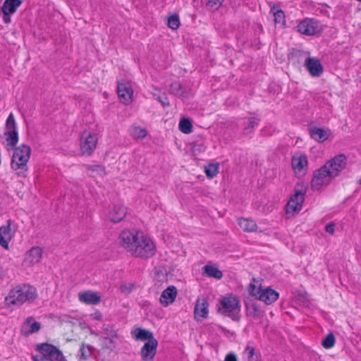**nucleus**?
Wrapping results in <instances>:
<instances>
[{"instance_id":"1","label":"nucleus","mask_w":361,"mask_h":361,"mask_svg":"<svg viewBox=\"0 0 361 361\" xmlns=\"http://www.w3.org/2000/svg\"><path fill=\"white\" fill-rule=\"evenodd\" d=\"M119 243L128 252L138 257L148 258L155 253V246L149 238L137 231H123Z\"/></svg>"},{"instance_id":"12","label":"nucleus","mask_w":361,"mask_h":361,"mask_svg":"<svg viewBox=\"0 0 361 361\" xmlns=\"http://www.w3.org/2000/svg\"><path fill=\"white\" fill-rule=\"evenodd\" d=\"M117 92L121 102L124 104H129L133 101V90L130 83L125 81H118Z\"/></svg>"},{"instance_id":"51","label":"nucleus","mask_w":361,"mask_h":361,"mask_svg":"<svg viewBox=\"0 0 361 361\" xmlns=\"http://www.w3.org/2000/svg\"><path fill=\"white\" fill-rule=\"evenodd\" d=\"M358 183H359V184L361 185V177H360V179L359 180Z\"/></svg>"},{"instance_id":"8","label":"nucleus","mask_w":361,"mask_h":361,"mask_svg":"<svg viewBox=\"0 0 361 361\" xmlns=\"http://www.w3.org/2000/svg\"><path fill=\"white\" fill-rule=\"evenodd\" d=\"M255 286L250 284V292L252 296L257 299L263 301L267 305H271L279 298V293L271 288H265L262 290H257L255 292Z\"/></svg>"},{"instance_id":"32","label":"nucleus","mask_w":361,"mask_h":361,"mask_svg":"<svg viewBox=\"0 0 361 361\" xmlns=\"http://www.w3.org/2000/svg\"><path fill=\"white\" fill-rule=\"evenodd\" d=\"M259 125V119L255 117H250L248 118V121L245 124L243 128V134L249 135L253 132L255 127Z\"/></svg>"},{"instance_id":"5","label":"nucleus","mask_w":361,"mask_h":361,"mask_svg":"<svg viewBox=\"0 0 361 361\" xmlns=\"http://www.w3.org/2000/svg\"><path fill=\"white\" fill-rule=\"evenodd\" d=\"M30 154L31 149L28 145L23 144L16 147L11 163V168L15 171L18 169L27 170V163Z\"/></svg>"},{"instance_id":"17","label":"nucleus","mask_w":361,"mask_h":361,"mask_svg":"<svg viewBox=\"0 0 361 361\" xmlns=\"http://www.w3.org/2000/svg\"><path fill=\"white\" fill-rule=\"evenodd\" d=\"M169 91L171 94L183 100L189 98L192 94L190 89H186L178 81L173 82L171 84Z\"/></svg>"},{"instance_id":"18","label":"nucleus","mask_w":361,"mask_h":361,"mask_svg":"<svg viewBox=\"0 0 361 361\" xmlns=\"http://www.w3.org/2000/svg\"><path fill=\"white\" fill-rule=\"evenodd\" d=\"M7 223V225L0 227V245L6 250L8 249V243L13 235L11 228V220Z\"/></svg>"},{"instance_id":"48","label":"nucleus","mask_w":361,"mask_h":361,"mask_svg":"<svg viewBox=\"0 0 361 361\" xmlns=\"http://www.w3.org/2000/svg\"><path fill=\"white\" fill-rule=\"evenodd\" d=\"M10 15L11 14H4L3 16V20L5 23H9L11 22V17H10Z\"/></svg>"},{"instance_id":"34","label":"nucleus","mask_w":361,"mask_h":361,"mask_svg":"<svg viewBox=\"0 0 361 361\" xmlns=\"http://www.w3.org/2000/svg\"><path fill=\"white\" fill-rule=\"evenodd\" d=\"M271 12H273V14L274 16L275 23H279V24H282V25L285 24V22H286L285 13L281 9H279L276 6H274L271 8Z\"/></svg>"},{"instance_id":"42","label":"nucleus","mask_w":361,"mask_h":361,"mask_svg":"<svg viewBox=\"0 0 361 361\" xmlns=\"http://www.w3.org/2000/svg\"><path fill=\"white\" fill-rule=\"evenodd\" d=\"M153 95L164 107L169 106L170 105L168 97L166 96V93H160L159 94L154 93Z\"/></svg>"},{"instance_id":"31","label":"nucleus","mask_w":361,"mask_h":361,"mask_svg":"<svg viewBox=\"0 0 361 361\" xmlns=\"http://www.w3.org/2000/svg\"><path fill=\"white\" fill-rule=\"evenodd\" d=\"M306 58V53L301 50L293 49L288 54V59L293 63H300L301 60Z\"/></svg>"},{"instance_id":"25","label":"nucleus","mask_w":361,"mask_h":361,"mask_svg":"<svg viewBox=\"0 0 361 361\" xmlns=\"http://www.w3.org/2000/svg\"><path fill=\"white\" fill-rule=\"evenodd\" d=\"M94 348L85 343H82L79 349L77 357L78 361H87L88 360L92 359Z\"/></svg>"},{"instance_id":"36","label":"nucleus","mask_w":361,"mask_h":361,"mask_svg":"<svg viewBox=\"0 0 361 361\" xmlns=\"http://www.w3.org/2000/svg\"><path fill=\"white\" fill-rule=\"evenodd\" d=\"M130 135L135 138H144L147 135V130L140 126H133L130 130Z\"/></svg>"},{"instance_id":"14","label":"nucleus","mask_w":361,"mask_h":361,"mask_svg":"<svg viewBox=\"0 0 361 361\" xmlns=\"http://www.w3.org/2000/svg\"><path fill=\"white\" fill-rule=\"evenodd\" d=\"M305 66L313 77H319L323 73V66L321 61L315 57H307Z\"/></svg>"},{"instance_id":"29","label":"nucleus","mask_w":361,"mask_h":361,"mask_svg":"<svg viewBox=\"0 0 361 361\" xmlns=\"http://www.w3.org/2000/svg\"><path fill=\"white\" fill-rule=\"evenodd\" d=\"M6 136L7 145L11 147L13 149L16 148V146L18 142V131L9 130L5 132Z\"/></svg>"},{"instance_id":"44","label":"nucleus","mask_w":361,"mask_h":361,"mask_svg":"<svg viewBox=\"0 0 361 361\" xmlns=\"http://www.w3.org/2000/svg\"><path fill=\"white\" fill-rule=\"evenodd\" d=\"M245 352L247 355L248 361H257V356H255V349L254 347L247 345Z\"/></svg>"},{"instance_id":"35","label":"nucleus","mask_w":361,"mask_h":361,"mask_svg":"<svg viewBox=\"0 0 361 361\" xmlns=\"http://www.w3.org/2000/svg\"><path fill=\"white\" fill-rule=\"evenodd\" d=\"M179 129L183 133H190L192 129L191 121L189 118H181L179 122Z\"/></svg>"},{"instance_id":"47","label":"nucleus","mask_w":361,"mask_h":361,"mask_svg":"<svg viewBox=\"0 0 361 361\" xmlns=\"http://www.w3.org/2000/svg\"><path fill=\"white\" fill-rule=\"evenodd\" d=\"M225 361H238L236 355L233 353H229L225 357Z\"/></svg>"},{"instance_id":"37","label":"nucleus","mask_w":361,"mask_h":361,"mask_svg":"<svg viewBox=\"0 0 361 361\" xmlns=\"http://www.w3.org/2000/svg\"><path fill=\"white\" fill-rule=\"evenodd\" d=\"M204 172L207 177L214 178L219 172L218 164H210L205 166Z\"/></svg>"},{"instance_id":"13","label":"nucleus","mask_w":361,"mask_h":361,"mask_svg":"<svg viewBox=\"0 0 361 361\" xmlns=\"http://www.w3.org/2000/svg\"><path fill=\"white\" fill-rule=\"evenodd\" d=\"M158 341L151 340L146 342L140 350V355L143 361H152L157 353Z\"/></svg>"},{"instance_id":"38","label":"nucleus","mask_w":361,"mask_h":361,"mask_svg":"<svg viewBox=\"0 0 361 361\" xmlns=\"http://www.w3.org/2000/svg\"><path fill=\"white\" fill-rule=\"evenodd\" d=\"M336 338L333 333L330 332L326 335L322 342V346L326 349L331 348L335 344Z\"/></svg>"},{"instance_id":"6","label":"nucleus","mask_w":361,"mask_h":361,"mask_svg":"<svg viewBox=\"0 0 361 361\" xmlns=\"http://www.w3.org/2000/svg\"><path fill=\"white\" fill-rule=\"evenodd\" d=\"M306 191L307 188L303 183H298L295 185L294 194L290 197L286 205L287 213L297 212L301 209Z\"/></svg>"},{"instance_id":"19","label":"nucleus","mask_w":361,"mask_h":361,"mask_svg":"<svg viewBox=\"0 0 361 361\" xmlns=\"http://www.w3.org/2000/svg\"><path fill=\"white\" fill-rule=\"evenodd\" d=\"M131 336L136 341L149 342L151 340L156 341L154 334L149 330L137 327L131 331Z\"/></svg>"},{"instance_id":"26","label":"nucleus","mask_w":361,"mask_h":361,"mask_svg":"<svg viewBox=\"0 0 361 361\" xmlns=\"http://www.w3.org/2000/svg\"><path fill=\"white\" fill-rule=\"evenodd\" d=\"M21 4V0H5L1 7V11L3 14H13Z\"/></svg>"},{"instance_id":"4","label":"nucleus","mask_w":361,"mask_h":361,"mask_svg":"<svg viewBox=\"0 0 361 361\" xmlns=\"http://www.w3.org/2000/svg\"><path fill=\"white\" fill-rule=\"evenodd\" d=\"M221 307L219 308V312L233 320L237 321L240 319L239 312L240 311V302L238 298L233 295H228L221 299Z\"/></svg>"},{"instance_id":"7","label":"nucleus","mask_w":361,"mask_h":361,"mask_svg":"<svg viewBox=\"0 0 361 361\" xmlns=\"http://www.w3.org/2000/svg\"><path fill=\"white\" fill-rule=\"evenodd\" d=\"M327 170V166L324 165L314 173L311 181V187L314 190H319L322 186L330 183L332 178H334Z\"/></svg>"},{"instance_id":"3","label":"nucleus","mask_w":361,"mask_h":361,"mask_svg":"<svg viewBox=\"0 0 361 361\" xmlns=\"http://www.w3.org/2000/svg\"><path fill=\"white\" fill-rule=\"evenodd\" d=\"M35 350L37 354L32 355V361H64L61 351L48 343L37 344Z\"/></svg>"},{"instance_id":"33","label":"nucleus","mask_w":361,"mask_h":361,"mask_svg":"<svg viewBox=\"0 0 361 361\" xmlns=\"http://www.w3.org/2000/svg\"><path fill=\"white\" fill-rule=\"evenodd\" d=\"M195 314L196 316L202 318H205L207 317L208 310L206 301H204L202 303L196 304L195 307Z\"/></svg>"},{"instance_id":"16","label":"nucleus","mask_w":361,"mask_h":361,"mask_svg":"<svg viewBox=\"0 0 361 361\" xmlns=\"http://www.w3.org/2000/svg\"><path fill=\"white\" fill-rule=\"evenodd\" d=\"M307 157L305 154H295L292 158V167L296 173L304 174L307 170Z\"/></svg>"},{"instance_id":"45","label":"nucleus","mask_w":361,"mask_h":361,"mask_svg":"<svg viewBox=\"0 0 361 361\" xmlns=\"http://www.w3.org/2000/svg\"><path fill=\"white\" fill-rule=\"evenodd\" d=\"M252 310L250 314L255 318H260L263 316V312L256 304L252 305Z\"/></svg>"},{"instance_id":"49","label":"nucleus","mask_w":361,"mask_h":361,"mask_svg":"<svg viewBox=\"0 0 361 361\" xmlns=\"http://www.w3.org/2000/svg\"><path fill=\"white\" fill-rule=\"evenodd\" d=\"M104 331H106V332L104 333V334H105V336H109V334H110V331H111V330H109L108 329H104Z\"/></svg>"},{"instance_id":"40","label":"nucleus","mask_w":361,"mask_h":361,"mask_svg":"<svg viewBox=\"0 0 361 361\" xmlns=\"http://www.w3.org/2000/svg\"><path fill=\"white\" fill-rule=\"evenodd\" d=\"M6 131H9V130L18 131L16 123L14 116L12 113H11L8 115V116L6 119Z\"/></svg>"},{"instance_id":"22","label":"nucleus","mask_w":361,"mask_h":361,"mask_svg":"<svg viewBox=\"0 0 361 361\" xmlns=\"http://www.w3.org/2000/svg\"><path fill=\"white\" fill-rule=\"evenodd\" d=\"M78 298L80 302L87 305H96L101 300L100 295L98 293L90 290L80 293Z\"/></svg>"},{"instance_id":"39","label":"nucleus","mask_w":361,"mask_h":361,"mask_svg":"<svg viewBox=\"0 0 361 361\" xmlns=\"http://www.w3.org/2000/svg\"><path fill=\"white\" fill-rule=\"evenodd\" d=\"M180 19L178 15L171 16L168 19L167 25L172 30H177L180 26Z\"/></svg>"},{"instance_id":"50","label":"nucleus","mask_w":361,"mask_h":361,"mask_svg":"<svg viewBox=\"0 0 361 361\" xmlns=\"http://www.w3.org/2000/svg\"><path fill=\"white\" fill-rule=\"evenodd\" d=\"M257 290H262V288H257V287L255 286V292H257Z\"/></svg>"},{"instance_id":"10","label":"nucleus","mask_w":361,"mask_h":361,"mask_svg":"<svg viewBox=\"0 0 361 361\" xmlns=\"http://www.w3.org/2000/svg\"><path fill=\"white\" fill-rule=\"evenodd\" d=\"M297 31L300 34L312 36L320 32L319 23L313 18H305L297 25Z\"/></svg>"},{"instance_id":"9","label":"nucleus","mask_w":361,"mask_h":361,"mask_svg":"<svg viewBox=\"0 0 361 361\" xmlns=\"http://www.w3.org/2000/svg\"><path fill=\"white\" fill-rule=\"evenodd\" d=\"M347 164V158L343 154H338L328 161L324 165L327 166V170L334 178L340 175L341 171L344 170Z\"/></svg>"},{"instance_id":"21","label":"nucleus","mask_w":361,"mask_h":361,"mask_svg":"<svg viewBox=\"0 0 361 361\" xmlns=\"http://www.w3.org/2000/svg\"><path fill=\"white\" fill-rule=\"evenodd\" d=\"M176 295V288L173 286H169L162 292L159 301L163 305L167 306L175 300Z\"/></svg>"},{"instance_id":"27","label":"nucleus","mask_w":361,"mask_h":361,"mask_svg":"<svg viewBox=\"0 0 361 361\" xmlns=\"http://www.w3.org/2000/svg\"><path fill=\"white\" fill-rule=\"evenodd\" d=\"M240 227L245 231L254 232L257 231V226L255 221L250 219H240L238 220Z\"/></svg>"},{"instance_id":"20","label":"nucleus","mask_w":361,"mask_h":361,"mask_svg":"<svg viewBox=\"0 0 361 361\" xmlns=\"http://www.w3.org/2000/svg\"><path fill=\"white\" fill-rule=\"evenodd\" d=\"M126 208L122 205H114L109 213V219L114 223L122 221L126 215Z\"/></svg>"},{"instance_id":"46","label":"nucleus","mask_w":361,"mask_h":361,"mask_svg":"<svg viewBox=\"0 0 361 361\" xmlns=\"http://www.w3.org/2000/svg\"><path fill=\"white\" fill-rule=\"evenodd\" d=\"M325 231L329 234H334L335 231V224L333 223L328 224L325 227Z\"/></svg>"},{"instance_id":"43","label":"nucleus","mask_w":361,"mask_h":361,"mask_svg":"<svg viewBox=\"0 0 361 361\" xmlns=\"http://www.w3.org/2000/svg\"><path fill=\"white\" fill-rule=\"evenodd\" d=\"M86 169L88 171H91L93 172L95 171L100 176H103L104 174H105V169L102 165H98V164L87 165Z\"/></svg>"},{"instance_id":"2","label":"nucleus","mask_w":361,"mask_h":361,"mask_svg":"<svg viewBox=\"0 0 361 361\" xmlns=\"http://www.w3.org/2000/svg\"><path fill=\"white\" fill-rule=\"evenodd\" d=\"M37 296L36 288L29 284L18 285L11 289L5 298L6 305L20 306L25 302H32Z\"/></svg>"},{"instance_id":"28","label":"nucleus","mask_w":361,"mask_h":361,"mask_svg":"<svg viewBox=\"0 0 361 361\" xmlns=\"http://www.w3.org/2000/svg\"><path fill=\"white\" fill-rule=\"evenodd\" d=\"M117 338V334L115 330L111 329L110 334L109 336H103L102 343L108 349L113 350L116 345L114 343V339Z\"/></svg>"},{"instance_id":"30","label":"nucleus","mask_w":361,"mask_h":361,"mask_svg":"<svg viewBox=\"0 0 361 361\" xmlns=\"http://www.w3.org/2000/svg\"><path fill=\"white\" fill-rule=\"evenodd\" d=\"M204 270L207 276L220 279L223 276L222 272L217 268L211 265H205Z\"/></svg>"},{"instance_id":"15","label":"nucleus","mask_w":361,"mask_h":361,"mask_svg":"<svg viewBox=\"0 0 361 361\" xmlns=\"http://www.w3.org/2000/svg\"><path fill=\"white\" fill-rule=\"evenodd\" d=\"M41 328V324L36 322L32 317H27L21 326V334L25 336L37 332Z\"/></svg>"},{"instance_id":"24","label":"nucleus","mask_w":361,"mask_h":361,"mask_svg":"<svg viewBox=\"0 0 361 361\" xmlns=\"http://www.w3.org/2000/svg\"><path fill=\"white\" fill-rule=\"evenodd\" d=\"M42 255V249L39 247H34L26 253L25 261L29 264H36L40 261Z\"/></svg>"},{"instance_id":"41","label":"nucleus","mask_w":361,"mask_h":361,"mask_svg":"<svg viewBox=\"0 0 361 361\" xmlns=\"http://www.w3.org/2000/svg\"><path fill=\"white\" fill-rule=\"evenodd\" d=\"M224 0H208L206 6L211 11H216L219 9Z\"/></svg>"},{"instance_id":"23","label":"nucleus","mask_w":361,"mask_h":361,"mask_svg":"<svg viewBox=\"0 0 361 361\" xmlns=\"http://www.w3.org/2000/svg\"><path fill=\"white\" fill-rule=\"evenodd\" d=\"M309 133L312 139L319 142L326 141L329 137L327 130L317 126L310 127L309 128Z\"/></svg>"},{"instance_id":"11","label":"nucleus","mask_w":361,"mask_h":361,"mask_svg":"<svg viewBox=\"0 0 361 361\" xmlns=\"http://www.w3.org/2000/svg\"><path fill=\"white\" fill-rule=\"evenodd\" d=\"M97 143L96 135L84 132L80 140V150L82 154L91 155Z\"/></svg>"}]
</instances>
